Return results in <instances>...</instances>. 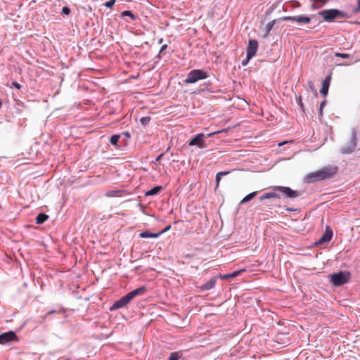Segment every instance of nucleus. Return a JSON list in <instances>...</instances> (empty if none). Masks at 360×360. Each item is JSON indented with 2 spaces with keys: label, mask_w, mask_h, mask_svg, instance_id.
<instances>
[{
  "label": "nucleus",
  "mask_w": 360,
  "mask_h": 360,
  "mask_svg": "<svg viewBox=\"0 0 360 360\" xmlns=\"http://www.w3.org/2000/svg\"><path fill=\"white\" fill-rule=\"evenodd\" d=\"M338 172V167L336 166H327L321 168V169L309 173L304 177L306 183H314L316 181H321L333 177Z\"/></svg>",
  "instance_id": "1"
},
{
  "label": "nucleus",
  "mask_w": 360,
  "mask_h": 360,
  "mask_svg": "<svg viewBox=\"0 0 360 360\" xmlns=\"http://www.w3.org/2000/svg\"><path fill=\"white\" fill-rule=\"evenodd\" d=\"M319 15L326 22H333L336 18H349L346 12L336 8L326 9L320 11Z\"/></svg>",
  "instance_id": "2"
},
{
  "label": "nucleus",
  "mask_w": 360,
  "mask_h": 360,
  "mask_svg": "<svg viewBox=\"0 0 360 360\" xmlns=\"http://www.w3.org/2000/svg\"><path fill=\"white\" fill-rule=\"evenodd\" d=\"M357 144V129L355 127H353L351 129V135L349 138V140L347 142L341 147L340 148V153L342 154H351L353 153L356 148Z\"/></svg>",
  "instance_id": "3"
},
{
  "label": "nucleus",
  "mask_w": 360,
  "mask_h": 360,
  "mask_svg": "<svg viewBox=\"0 0 360 360\" xmlns=\"http://www.w3.org/2000/svg\"><path fill=\"white\" fill-rule=\"evenodd\" d=\"M208 77V74L202 69H195L190 71L184 80L185 84H194Z\"/></svg>",
  "instance_id": "4"
},
{
  "label": "nucleus",
  "mask_w": 360,
  "mask_h": 360,
  "mask_svg": "<svg viewBox=\"0 0 360 360\" xmlns=\"http://www.w3.org/2000/svg\"><path fill=\"white\" fill-rule=\"evenodd\" d=\"M330 282L335 286H340L347 283L350 278V273L347 271H340L338 273H335L331 274Z\"/></svg>",
  "instance_id": "5"
},
{
  "label": "nucleus",
  "mask_w": 360,
  "mask_h": 360,
  "mask_svg": "<svg viewBox=\"0 0 360 360\" xmlns=\"http://www.w3.org/2000/svg\"><path fill=\"white\" fill-rule=\"evenodd\" d=\"M221 131H214L212 133H210L206 135L207 137H210L214 134H217L220 133ZM205 137V134L203 133H199L196 134L192 139H191L188 142L189 146H196L198 148L202 149L207 147L205 142L203 141V139Z\"/></svg>",
  "instance_id": "6"
},
{
  "label": "nucleus",
  "mask_w": 360,
  "mask_h": 360,
  "mask_svg": "<svg viewBox=\"0 0 360 360\" xmlns=\"http://www.w3.org/2000/svg\"><path fill=\"white\" fill-rule=\"evenodd\" d=\"M274 189L282 193L286 198L290 199L298 198L302 194V192L292 190V188L288 186H276L275 187Z\"/></svg>",
  "instance_id": "7"
},
{
  "label": "nucleus",
  "mask_w": 360,
  "mask_h": 360,
  "mask_svg": "<svg viewBox=\"0 0 360 360\" xmlns=\"http://www.w3.org/2000/svg\"><path fill=\"white\" fill-rule=\"evenodd\" d=\"M283 21H292L299 23L300 25L308 24L311 22L310 17L307 15H297V16H283L281 18Z\"/></svg>",
  "instance_id": "8"
},
{
  "label": "nucleus",
  "mask_w": 360,
  "mask_h": 360,
  "mask_svg": "<svg viewBox=\"0 0 360 360\" xmlns=\"http://www.w3.org/2000/svg\"><path fill=\"white\" fill-rule=\"evenodd\" d=\"M131 300L128 297V295L126 294L124 296H122L119 300H116L113 304L110 307V311H115L117 309H119L120 308H122L125 306H127L129 302Z\"/></svg>",
  "instance_id": "9"
},
{
  "label": "nucleus",
  "mask_w": 360,
  "mask_h": 360,
  "mask_svg": "<svg viewBox=\"0 0 360 360\" xmlns=\"http://www.w3.org/2000/svg\"><path fill=\"white\" fill-rule=\"evenodd\" d=\"M13 340H18V337L14 331L10 330L0 335V344L5 345Z\"/></svg>",
  "instance_id": "10"
},
{
  "label": "nucleus",
  "mask_w": 360,
  "mask_h": 360,
  "mask_svg": "<svg viewBox=\"0 0 360 360\" xmlns=\"http://www.w3.org/2000/svg\"><path fill=\"white\" fill-rule=\"evenodd\" d=\"M258 49V42L255 39H250L246 49L248 59H251L256 53Z\"/></svg>",
  "instance_id": "11"
},
{
  "label": "nucleus",
  "mask_w": 360,
  "mask_h": 360,
  "mask_svg": "<svg viewBox=\"0 0 360 360\" xmlns=\"http://www.w3.org/2000/svg\"><path fill=\"white\" fill-rule=\"evenodd\" d=\"M333 235V230L328 226H327L326 227L325 233L322 235V236L316 242H315V244L320 245V244H323L325 243L329 242L331 240Z\"/></svg>",
  "instance_id": "12"
},
{
  "label": "nucleus",
  "mask_w": 360,
  "mask_h": 360,
  "mask_svg": "<svg viewBox=\"0 0 360 360\" xmlns=\"http://www.w3.org/2000/svg\"><path fill=\"white\" fill-rule=\"evenodd\" d=\"M330 79H331L330 75H328L323 81L322 87L320 90V93L323 96H326L328 93V89H329V86H330Z\"/></svg>",
  "instance_id": "13"
},
{
  "label": "nucleus",
  "mask_w": 360,
  "mask_h": 360,
  "mask_svg": "<svg viewBox=\"0 0 360 360\" xmlns=\"http://www.w3.org/2000/svg\"><path fill=\"white\" fill-rule=\"evenodd\" d=\"M146 290V288L145 286H141L130 291L129 292L127 293V295L130 298V300H132L136 296L143 294Z\"/></svg>",
  "instance_id": "14"
},
{
  "label": "nucleus",
  "mask_w": 360,
  "mask_h": 360,
  "mask_svg": "<svg viewBox=\"0 0 360 360\" xmlns=\"http://www.w3.org/2000/svg\"><path fill=\"white\" fill-rule=\"evenodd\" d=\"M245 270L244 269L235 271L231 274H219V277L223 280H226L229 278H235L238 276H239L242 272L245 271Z\"/></svg>",
  "instance_id": "15"
},
{
  "label": "nucleus",
  "mask_w": 360,
  "mask_h": 360,
  "mask_svg": "<svg viewBox=\"0 0 360 360\" xmlns=\"http://www.w3.org/2000/svg\"><path fill=\"white\" fill-rule=\"evenodd\" d=\"M216 284V279L214 278H212L207 283L202 284L200 286V289L202 290H209L214 288Z\"/></svg>",
  "instance_id": "16"
},
{
  "label": "nucleus",
  "mask_w": 360,
  "mask_h": 360,
  "mask_svg": "<svg viewBox=\"0 0 360 360\" xmlns=\"http://www.w3.org/2000/svg\"><path fill=\"white\" fill-rule=\"evenodd\" d=\"M161 235V233H150L148 231L141 232L139 234V237L142 238H158Z\"/></svg>",
  "instance_id": "17"
},
{
  "label": "nucleus",
  "mask_w": 360,
  "mask_h": 360,
  "mask_svg": "<svg viewBox=\"0 0 360 360\" xmlns=\"http://www.w3.org/2000/svg\"><path fill=\"white\" fill-rule=\"evenodd\" d=\"M162 190V186H156L151 189L147 191L145 193L146 196L155 195L158 194Z\"/></svg>",
  "instance_id": "18"
},
{
  "label": "nucleus",
  "mask_w": 360,
  "mask_h": 360,
  "mask_svg": "<svg viewBox=\"0 0 360 360\" xmlns=\"http://www.w3.org/2000/svg\"><path fill=\"white\" fill-rule=\"evenodd\" d=\"M279 198L280 195H279V194H278L275 192H267V193H264L262 195H261L259 197V200L261 201H262L264 200L269 199V198Z\"/></svg>",
  "instance_id": "19"
},
{
  "label": "nucleus",
  "mask_w": 360,
  "mask_h": 360,
  "mask_svg": "<svg viewBox=\"0 0 360 360\" xmlns=\"http://www.w3.org/2000/svg\"><path fill=\"white\" fill-rule=\"evenodd\" d=\"M49 219V215H47L45 213H39L37 217H36V223L37 224H43L44 222H45L47 219Z\"/></svg>",
  "instance_id": "20"
},
{
  "label": "nucleus",
  "mask_w": 360,
  "mask_h": 360,
  "mask_svg": "<svg viewBox=\"0 0 360 360\" xmlns=\"http://www.w3.org/2000/svg\"><path fill=\"white\" fill-rule=\"evenodd\" d=\"M257 194V191L252 192L245 195L240 201V204L246 203L253 199Z\"/></svg>",
  "instance_id": "21"
},
{
  "label": "nucleus",
  "mask_w": 360,
  "mask_h": 360,
  "mask_svg": "<svg viewBox=\"0 0 360 360\" xmlns=\"http://www.w3.org/2000/svg\"><path fill=\"white\" fill-rule=\"evenodd\" d=\"M275 23H276V20H273L266 24L264 37H267L269 35V34L273 29Z\"/></svg>",
  "instance_id": "22"
},
{
  "label": "nucleus",
  "mask_w": 360,
  "mask_h": 360,
  "mask_svg": "<svg viewBox=\"0 0 360 360\" xmlns=\"http://www.w3.org/2000/svg\"><path fill=\"white\" fill-rule=\"evenodd\" d=\"M129 17L131 20H135L136 18V16L131 11H124L121 13V17Z\"/></svg>",
  "instance_id": "23"
},
{
  "label": "nucleus",
  "mask_w": 360,
  "mask_h": 360,
  "mask_svg": "<svg viewBox=\"0 0 360 360\" xmlns=\"http://www.w3.org/2000/svg\"><path fill=\"white\" fill-rule=\"evenodd\" d=\"M120 139V134H113L110 137V142L112 146H117V143H118Z\"/></svg>",
  "instance_id": "24"
},
{
  "label": "nucleus",
  "mask_w": 360,
  "mask_h": 360,
  "mask_svg": "<svg viewBox=\"0 0 360 360\" xmlns=\"http://www.w3.org/2000/svg\"><path fill=\"white\" fill-rule=\"evenodd\" d=\"M150 120H151L150 117H148V116L143 117L140 119V123L143 126H146L148 124V123L150 122Z\"/></svg>",
  "instance_id": "25"
},
{
  "label": "nucleus",
  "mask_w": 360,
  "mask_h": 360,
  "mask_svg": "<svg viewBox=\"0 0 360 360\" xmlns=\"http://www.w3.org/2000/svg\"><path fill=\"white\" fill-rule=\"evenodd\" d=\"M180 357L181 355L179 354V352H174L170 354L167 360H179Z\"/></svg>",
  "instance_id": "26"
},
{
  "label": "nucleus",
  "mask_w": 360,
  "mask_h": 360,
  "mask_svg": "<svg viewBox=\"0 0 360 360\" xmlns=\"http://www.w3.org/2000/svg\"><path fill=\"white\" fill-rule=\"evenodd\" d=\"M120 191H110L106 193V196L108 197H115L118 196L120 193Z\"/></svg>",
  "instance_id": "27"
},
{
  "label": "nucleus",
  "mask_w": 360,
  "mask_h": 360,
  "mask_svg": "<svg viewBox=\"0 0 360 360\" xmlns=\"http://www.w3.org/2000/svg\"><path fill=\"white\" fill-rule=\"evenodd\" d=\"M326 101H323L321 103L320 106H319V117L323 116V108L326 106Z\"/></svg>",
  "instance_id": "28"
},
{
  "label": "nucleus",
  "mask_w": 360,
  "mask_h": 360,
  "mask_svg": "<svg viewBox=\"0 0 360 360\" xmlns=\"http://www.w3.org/2000/svg\"><path fill=\"white\" fill-rule=\"evenodd\" d=\"M70 8L68 6H63L61 10V14L63 15H68L70 13Z\"/></svg>",
  "instance_id": "29"
},
{
  "label": "nucleus",
  "mask_w": 360,
  "mask_h": 360,
  "mask_svg": "<svg viewBox=\"0 0 360 360\" xmlns=\"http://www.w3.org/2000/svg\"><path fill=\"white\" fill-rule=\"evenodd\" d=\"M357 6L354 7L352 10V13L354 14H357L360 13V0H356Z\"/></svg>",
  "instance_id": "30"
},
{
  "label": "nucleus",
  "mask_w": 360,
  "mask_h": 360,
  "mask_svg": "<svg viewBox=\"0 0 360 360\" xmlns=\"http://www.w3.org/2000/svg\"><path fill=\"white\" fill-rule=\"evenodd\" d=\"M335 56L340 57L342 58H348L349 57V55L347 53H345L336 52L335 53Z\"/></svg>",
  "instance_id": "31"
},
{
  "label": "nucleus",
  "mask_w": 360,
  "mask_h": 360,
  "mask_svg": "<svg viewBox=\"0 0 360 360\" xmlns=\"http://www.w3.org/2000/svg\"><path fill=\"white\" fill-rule=\"evenodd\" d=\"M296 101L297 103L300 107V108L302 109V110L304 111V104L302 103L301 96H299L298 97L296 98Z\"/></svg>",
  "instance_id": "32"
},
{
  "label": "nucleus",
  "mask_w": 360,
  "mask_h": 360,
  "mask_svg": "<svg viewBox=\"0 0 360 360\" xmlns=\"http://www.w3.org/2000/svg\"><path fill=\"white\" fill-rule=\"evenodd\" d=\"M116 0H110L108 1H106L105 4H104V6L107 8H112L115 3Z\"/></svg>",
  "instance_id": "33"
},
{
  "label": "nucleus",
  "mask_w": 360,
  "mask_h": 360,
  "mask_svg": "<svg viewBox=\"0 0 360 360\" xmlns=\"http://www.w3.org/2000/svg\"><path fill=\"white\" fill-rule=\"evenodd\" d=\"M167 48V44H164L161 46L160 48V50L159 51V53L158 54L157 56V58H161V53Z\"/></svg>",
  "instance_id": "34"
},
{
  "label": "nucleus",
  "mask_w": 360,
  "mask_h": 360,
  "mask_svg": "<svg viewBox=\"0 0 360 360\" xmlns=\"http://www.w3.org/2000/svg\"><path fill=\"white\" fill-rule=\"evenodd\" d=\"M330 0H313L312 1L315 2V3H321L322 4H327Z\"/></svg>",
  "instance_id": "35"
},
{
  "label": "nucleus",
  "mask_w": 360,
  "mask_h": 360,
  "mask_svg": "<svg viewBox=\"0 0 360 360\" xmlns=\"http://www.w3.org/2000/svg\"><path fill=\"white\" fill-rule=\"evenodd\" d=\"M12 84H13V87H15L16 89H20V88H21V85L19 83H18L17 82H13L12 83Z\"/></svg>",
  "instance_id": "36"
},
{
  "label": "nucleus",
  "mask_w": 360,
  "mask_h": 360,
  "mask_svg": "<svg viewBox=\"0 0 360 360\" xmlns=\"http://www.w3.org/2000/svg\"><path fill=\"white\" fill-rule=\"evenodd\" d=\"M229 174V171H223V172H218V175H219V176H226V175H227V174Z\"/></svg>",
  "instance_id": "37"
},
{
  "label": "nucleus",
  "mask_w": 360,
  "mask_h": 360,
  "mask_svg": "<svg viewBox=\"0 0 360 360\" xmlns=\"http://www.w3.org/2000/svg\"><path fill=\"white\" fill-rule=\"evenodd\" d=\"M221 176H219V175H218V173H217V175H216V183H217V186H219V182H220V181H221Z\"/></svg>",
  "instance_id": "38"
},
{
  "label": "nucleus",
  "mask_w": 360,
  "mask_h": 360,
  "mask_svg": "<svg viewBox=\"0 0 360 360\" xmlns=\"http://www.w3.org/2000/svg\"><path fill=\"white\" fill-rule=\"evenodd\" d=\"M250 60V59H248V55L246 54V59H245V60H243L242 61V65H243V66L246 65L248 64V63L249 62V60Z\"/></svg>",
  "instance_id": "39"
},
{
  "label": "nucleus",
  "mask_w": 360,
  "mask_h": 360,
  "mask_svg": "<svg viewBox=\"0 0 360 360\" xmlns=\"http://www.w3.org/2000/svg\"><path fill=\"white\" fill-rule=\"evenodd\" d=\"M171 228V226L169 225L167 226L166 228H165V229H163L162 231H160L159 233H161V235L164 233H165L166 231H167L168 230H169Z\"/></svg>",
  "instance_id": "40"
},
{
  "label": "nucleus",
  "mask_w": 360,
  "mask_h": 360,
  "mask_svg": "<svg viewBox=\"0 0 360 360\" xmlns=\"http://www.w3.org/2000/svg\"><path fill=\"white\" fill-rule=\"evenodd\" d=\"M122 134L124 136H125L127 138H129L130 137V134L128 131H124Z\"/></svg>",
  "instance_id": "41"
},
{
  "label": "nucleus",
  "mask_w": 360,
  "mask_h": 360,
  "mask_svg": "<svg viewBox=\"0 0 360 360\" xmlns=\"http://www.w3.org/2000/svg\"><path fill=\"white\" fill-rule=\"evenodd\" d=\"M287 141H283V142H281L278 143V146H283L285 143H286Z\"/></svg>",
  "instance_id": "42"
},
{
  "label": "nucleus",
  "mask_w": 360,
  "mask_h": 360,
  "mask_svg": "<svg viewBox=\"0 0 360 360\" xmlns=\"http://www.w3.org/2000/svg\"><path fill=\"white\" fill-rule=\"evenodd\" d=\"M162 41H163V39H162V38H161V39H160L158 40V44H162Z\"/></svg>",
  "instance_id": "43"
},
{
  "label": "nucleus",
  "mask_w": 360,
  "mask_h": 360,
  "mask_svg": "<svg viewBox=\"0 0 360 360\" xmlns=\"http://www.w3.org/2000/svg\"><path fill=\"white\" fill-rule=\"evenodd\" d=\"M162 155H160L159 157H158L157 160H159L160 158V157H162Z\"/></svg>",
  "instance_id": "44"
},
{
  "label": "nucleus",
  "mask_w": 360,
  "mask_h": 360,
  "mask_svg": "<svg viewBox=\"0 0 360 360\" xmlns=\"http://www.w3.org/2000/svg\"><path fill=\"white\" fill-rule=\"evenodd\" d=\"M286 210H288V211H291L292 210V209H290V208H287Z\"/></svg>",
  "instance_id": "45"
},
{
  "label": "nucleus",
  "mask_w": 360,
  "mask_h": 360,
  "mask_svg": "<svg viewBox=\"0 0 360 360\" xmlns=\"http://www.w3.org/2000/svg\"><path fill=\"white\" fill-rule=\"evenodd\" d=\"M53 312H54V311H51L49 313H50V314H52V313H53Z\"/></svg>",
  "instance_id": "46"
}]
</instances>
